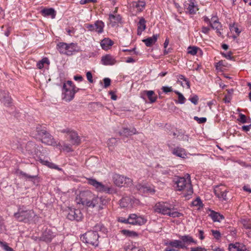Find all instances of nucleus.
<instances>
[{
	"mask_svg": "<svg viewBox=\"0 0 251 251\" xmlns=\"http://www.w3.org/2000/svg\"><path fill=\"white\" fill-rule=\"evenodd\" d=\"M75 201L77 204L87 207H98V210L103 209V206L106 204L107 201L105 199L95 196L89 191L80 192L77 195Z\"/></svg>",
	"mask_w": 251,
	"mask_h": 251,
	"instance_id": "f257e3e1",
	"label": "nucleus"
},
{
	"mask_svg": "<svg viewBox=\"0 0 251 251\" xmlns=\"http://www.w3.org/2000/svg\"><path fill=\"white\" fill-rule=\"evenodd\" d=\"M186 176H187L186 178H177L175 181V184L176 185V190L179 191H183L184 196L187 198L193 193V189L190 175L187 174Z\"/></svg>",
	"mask_w": 251,
	"mask_h": 251,
	"instance_id": "f03ea898",
	"label": "nucleus"
},
{
	"mask_svg": "<svg viewBox=\"0 0 251 251\" xmlns=\"http://www.w3.org/2000/svg\"><path fill=\"white\" fill-rule=\"evenodd\" d=\"M156 212L163 215H167L172 218L179 217L182 214L174 209H171L168 203L163 202H159L156 203L154 207Z\"/></svg>",
	"mask_w": 251,
	"mask_h": 251,
	"instance_id": "7ed1b4c3",
	"label": "nucleus"
},
{
	"mask_svg": "<svg viewBox=\"0 0 251 251\" xmlns=\"http://www.w3.org/2000/svg\"><path fill=\"white\" fill-rule=\"evenodd\" d=\"M63 89L64 92H63L64 95L63 99L67 101H70L73 99L75 93L78 89L74 84L72 81L68 80L63 85Z\"/></svg>",
	"mask_w": 251,
	"mask_h": 251,
	"instance_id": "20e7f679",
	"label": "nucleus"
},
{
	"mask_svg": "<svg viewBox=\"0 0 251 251\" xmlns=\"http://www.w3.org/2000/svg\"><path fill=\"white\" fill-rule=\"evenodd\" d=\"M87 183L93 186L97 191L100 192H105L108 194H112L115 192L114 188L109 185H104L92 178H87Z\"/></svg>",
	"mask_w": 251,
	"mask_h": 251,
	"instance_id": "39448f33",
	"label": "nucleus"
},
{
	"mask_svg": "<svg viewBox=\"0 0 251 251\" xmlns=\"http://www.w3.org/2000/svg\"><path fill=\"white\" fill-rule=\"evenodd\" d=\"M37 132L43 143L49 146H60V144H56L53 137L45 129L37 127Z\"/></svg>",
	"mask_w": 251,
	"mask_h": 251,
	"instance_id": "423d86ee",
	"label": "nucleus"
},
{
	"mask_svg": "<svg viewBox=\"0 0 251 251\" xmlns=\"http://www.w3.org/2000/svg\"><path fill=\"white\" fill-rule=\"evenodd\" d=\"M57 49L61 53L66 54L68 55H71L74 52L79 51V48L77 44L74 43L70 44L59 43L57 45Z\"/></svg>",
	"mask_w": 251,
	"mask_h": 251,
	"instance_id": "0eeeda50",
	"label": "nucleus"
},
{
	"mask_svg": "<svg viewBox=\"0 0 251 251\" xmlns=\"http://www.w3.org/2000/svg\"><path fill=\"white\" fill-rule=\"evenodd\" d=\"M80 238L81 241L85 243L93 246L98 245L99 235L96 231H89L81 236Z\"/></svg>",
	"mask_w": 251,
	"mask_h": 251,
	"instance_id": "6e6552de",
	"label": "nucleus"
},
{
	"mask_svg": "<svg viewBox=\"0 0 251 251\" xmlns=\"http://www.w3.org/2000/svg\"><path fill=\"white\" fill-rule=\"evenodd\" d=\"M113 178L114 184L118 187H128L132 184L131 178L119 174L114 175Z\"/></svg>",
	"mask_w": 251,
	"mask_h": 251,
	"instance_id": "1a4fd4ad",
	"label": "nucleus"
},
{
	"mask_svg": "<svg viewBox=\"0 0 251 251\" xmlns=\"http://www.w3.org/2000/svg\"><path fill=\"white\" fill-rule=\"evenodd\" d=\"M34 215L33 212L27 207L22 206L18 209V211L14 214L15 218H22V220L29 219L32 217Z\"/></svg>",
	"mask_w": 251,
	"mask_h": 251,
	"instance_id": "9d476101",
	"label": "nucleus"
},
{
	"mask_svg": "<svg viewBox=\"0 0 251 251\" xmlns=\"http://www.w3.org/2000/svg\"><path fill=\"white\" fill-rule=\"evenodd\" d=\"M104 24L102 21L98 20L94 24H87L85 25V27L91 32H96L100 34L103 31Z\"/></svg>",
	"mask_w": 251,
	"mask_h": 251,
	"instance_id": "9b49d317",
	"label": "nucleus"
},
{
	"mask_svg": "<svg viewBox=\"0 0 251 251\" xmlns=\"http://www.w3.org/2000/svg\"><path fill=\"white\" fill-rule=\"evenodd\" d=\"M167 247L164 251H176V249H183L186 248L180 240H175L165 243Z\"/></svg>",
	"mask_w": 251,
	"mask_h": 251,
	"instance_id": "f8f14e48",
	"label": "nucleus"
},
{
	"mask_svg": "<svg viewBox=\"0 0 251 251\" xmlns=\"http://www.w3.org/2000/svg\"><path fill=\"white\" fill-rule=\"evenodd\" d=\"M138 200L132 196L124 197L120 201V206L122 207H131L139 203Z\"/></svg>",
	"mask_w": 251,
	"mask_h": 251,
	"instance_id": "ddd939ff",
	"label": "nucleus"
},
{
	"mask_svg": "<svg viewBox=\"0 0 251 251\" xmlns=\"http://www.w3.org/2000/svg\"><path fill=\"white\" fill-rule=\"evenodd\" d=\"M0 100L5 106L9 107L11 105L12 100L8 92L0 90Z\"/></svg>",
	"mask_w": 251,
	"mask_h": 251,
	"instance_id": "4468645a",
	"label": "nucleus"
},
{
	"mask_svg": "<svg viewBox=\"0 0 251 251\" xmlns=\"http://www.w3.org/2000/svg\"><path fill=\"white\" fill-rule=\"evenodd\" d=\"M214 193L218 198L225 201L227 200L226 194L227 191L224 186H217L214 189Z\"/></svg>",
	"mask_w": 251,
	"mask_h": 251,
	"instance_id": "2eb2a0df",
	"label": "nucleus"
},
{
	"mask_svg": "<svg viewBox=\"0 0 251 251\" xmlns=\"http://www.w3.org/2000/svg\"><path fill=\"white\" fill-rule=\"evenodd\" d=\"M68 139L72 145L78 146L81 143V139L76 131L73 130L70 132Z\"/></svg>",
	"mask_w": 251,
	"mask_h": 251,
	"instance_id": "dca6fc26",
	"label": "nucleus"
},
{
	"mask_svg": "<svg viewBox=\"0 0 251 251\" xmlns=\"http://www.w3.org/2000/svg\"><path fill=\"white\" fill-rule=\"evenodd\" d=\"M137 190L142 194H153L155 190L153 187L138 184L136 185Z\"/></svg>",
	"mask_w": 251,
	"mask_h": 251,
	"instance_id": "f3484780",
	"label": "nucleus"
},
{
	"mask_svg": "<svg viewBox=\"0 0 251 251\" xmlns=\"http://www.w3.org/2000/svg\"><path fill=\"white\" fill-rule=\"evenodd\" d=\"M228 250L229 251H250L243 244L238 242L230 244Z\"/></svg>",
	"mask_w": 251,
	"mask_h": 251,
	"instance_id": "a211bd4d",
	"label": "nucleus"
},
{
	"mask_svg": "<svg viewBox=\"0 0 251 251\" xmlns=\"http://www.w3.org/2000/svg\"><path fill=\"white\" fill-rule=\"evenodd\" d=\"M109 20L111 25L114 27L118 25L119 23H121L122 18L119 14L114 15L110 14L109 15Z\"/></svg>",
	"mask_w": 251,
	"mask_h": 251,
	"instance_id": "6ab92c4d",
	"label": "nucleus"
},
{
	"mask_svg": "<svg viewBox=\"0 0 251 251\" xmlns=\"http://www.w3.org/2000/svg\"><path fill=\"white\" fill-rule=\"evenodd\" d=\"M101 63L104 65H113L115 64V59L110 54L103 56L101 59Z\"/></svg>",
	"mask_w": 251,
	"mask_h": 251,
	"instance_id": "aec40b11",
	"label": "nucleus"
},
{
	"mask_svg": "<svg viewBox=\"0 0 251 251\" xmlns=\"http://www.w3.org/2000/svg\"><path fill=\"white\" fill-rule=\"evenodd\" d=\"M142 95L143 96L146 95L151 103L155 102L157 99V95L152 90H144L142 92Z\"/></svg>",
	"mask_w": 251,
	"mask_h": 251,
	"instance_id": "412c9836",
	"label": "nucleus"
},
{
	"mask_svg": "<svg viewBox=\"0 0 251 251\" xmlns=\"http://www.w3.org/2000/svg\"><path fill=\"white\" fill-rule=\"evenodd\" d=\"M208 216L212 220H223L228 218L219 212L209 209L207 212Z\"/></svg>",
	"mask_w": 251,
	"mask_h": 251,
	"instance_id": "4be33fe9",
	"label": "nucleus"
},
{
	"mask_svg": "<svg viewBox=\"0 0 251 251\" xmlns=\"http://www.w3.org/2000/svg\"><path fill=\"white\" fill-rule=\"evenodd\" d=\"M172 153L176 156L185 158L187 155L185 150L180 147H176L172 150Z\"/></svg>",
	"mask_w": 251,
	"mask_h": 251,
	"instance_id": "5701e85b",
	"label": "nucleus"
},
{
	"mask_svg": "<svg viewBox=\"0 0 251 251\" xmlns=\"http://www.w3.org/2000/svg\"><path fill=\"white\" fill-rule=\"evenodd\" d=\"M146 21L143 17L140 18V20L137 24V35H141L142 32L144 31L146 28Z\"/></svg>",
	"mask_w": 251,
	"mask_h": 251,
	"instance_id": "b1692460",
	"label": "nucleus"
},
{
	"mask_svg": "<svg viewBox=\"0 0 251 251\" xmlns=\"http://www.w3.org/2000/svg\"><path fill=\"white\" fill-rule=\"evenodd\" d=\"M188 7L187 9L190 14H195L198 10V8L197 4L195 3L194 0H190L189 3H188Z\"/></svg>",
	"mask_w": 251,
	"mask_h": 251,
	"instance_id": "393cba45",
	"label": "nucleus"
},
{
	"mask_svg": "<svg viewBox=\"0 0 251 251\" xmlns=\"http://www.w3.org/2000/svg\"><path fill=\"white\" fill-rule=\"evenodd\" d=\"M181 240V242L182 244H184V245L186 247V245H189L190 244H193L194 245H196L197 242L196 240H194L192 236L190 235H184L180 237Z\"/></svg>",
	"mask_w": 251,
	"mask_h": 251,
	"instance_id": "a878e982",
	"label": "nucleus"
},
{
	"mask_svg": "<svg viewBox=\"0 0 251 251\" xmlns=\"http://www.w3.org/2000/svg\"><path fill=\"white\" fill-rule=\"evenodd\" d=\"M158 36V34H154L152 37L143 39L142 41L147 47H151L156 42Z\"/></svg>",
	"mask_w": 251,
	"mask_h": 251,
	"instance_id": "bb28decb",
	"label": "nucleus"
},
{
	"mask_svg": "<svg viewBox=\"0 0 251 251\" xmlns=\"http://www.w3.org/2000/svg\"><path fill=\"white\" fill-rule=\"evenodd\" d=\"M24 144L23 140L17 137H13L11 142L12 147L17 149L22 148Z\"/></svg>",
	"mask_w": 251,
	"mask_h": 251,
	"instance_id": "cd10ccee",
	"label": "nucleus"
},
{
	"mask_svg": "<svg viewBox=\"0 0 251 251\" xmlns=\"http://www.w3.org/2000/svg\"><path fill=\"white\" fill-rule=\"evenodd\" d=\"M55 236V234L50 229L47 230L43 234L42 240L47 242H50L51 239Z\"/></svg>",
	"mask_w": 251,
	"mask_h": 251,
	"instance_id": "c85d7f7f",
	"label": "nucleus"
},
{
	"mask_svg": "<svg viewBox=\"0 0 251 251\" xmlns=\"http://www.w3.org/2000/svg\"><path fill=\"white\" fill-rule=\"evenodd\" d=\"M113 44V42L109 38H104L100 42L101 48L104 50H107Z\"/></svg>",
	"mask_w": 251,
	"mask_h": 251,
	"instance_id": "c756f323",
	"label": "nucleus"
},
{
	"mask_svg": "<svg viewBox=\"0 0 251 251\" xmlns=\"http://www.w3.org/2000/svg\"><path fill=\"white\" fill-rule=\"evenodd\" d=\"M136 133V130L135 128L129 129L128 128H124L122 131L120 132V135L128 137Z\"/></svg>",
	"mask_w": 251,
	"mask_h": 251,
	"instance_id": "7c9ffc66",
	"label": "nucleus"
},
{
	"mask_svg": "<svg viewBox=\"0 0 251 251\" xmlns=\"http://www.w3.org/2000/svg\"><path fill=\"white\" fill-rule=\"evenodd\" d=\"M42 14L44 16H50L53 19L55 17V11L53 8H45L41 11Z\"/></svg>",
	"mask_w": 251,
	"mask_h": 251,
	"instance_id": "2f4dec72",
	"label": "nucleus"
},
{
	"mask_svg": "<svg viewBox=\"0 0 251 251\" xmlns=\"http://www.w3.org/2000/svg\"><path fill=\"white\" fill-rule=\"evenodd\" d=\"M210 25L214 29L216 30L217 33L219 34V35H221L222 33L220 31L222 28V25L219 21L217 22H214V23H210Z\"/></svg>",
	"mask_w": 251,
	"mask_h": 251,
	"instance_id": "473e14b6",
	"label": "nucleus"
},
{
	"mask_svg": "<svg viewBox=\"0 0 251 251\" xmlns=\"http://www.w3.org/2000/svg\"><path fill=\"white\" fill-rule=\"evenodd\" d=\"M36 145L32 142H28L25 146V149L29 153H32L36 148Z\"/></svg>",
	"mask_w": 251,
	"mask_h": 251,
	"instance_id": "72a5a7b5",
	"label": "nucleus"
},
{
	"mask_svg": "<svg viewBox=\"0 0 251 251\" xmlns=\"http://www.w3.org/2000/svg\"><path fill=\"white\" fill-rule=\"evenodd\" d=\"M49 64L50 61L47 57H44L37 63V67L39 69H42L44 67V64Z\"/></svg>",
	"mask_w": 251,
	"mask_h": 251,
	"instance_id": "f704fd0d",
	"label": "nucleus"
},
{
	"mask_svg": "<svg viewBox=\"0 0 251 251\" xmlns=\"http://www.w3.org/2000/svg\"><path fill=\"white\" fill-rule=\"evenodd\" d=\"M121 233L126 237H137L138 235L136 232L126 229L121 230Z\"/></svg>",
	"mask_w": 251,
	"mask_h": 251,
	"instance_id": "c9c22d12",
	"label": "nucleus"
},
{
	"mask_svg": "<svg viewBox=\"0 0 251 251\" xmlns=\"http://www.w3.org/2000/svg\"><path fill=\"white\" fill-rule=\"evenodd\" d=\"M41 162L43 164L45 165L48 166L49 167H50V168L55 169H56V170H61L60 168H59L58 167V166L56 165L54 163L50 162L48 161H44V160H41Z\"/></svg>",
	"mask_w": 251,
	"mask_h": 251,
	"instance_id": "e433bc0d",
	"label": "nucleus"
},
{
	"mask_svg": "<svg viewBox=\"0 0 251 251\" xmlns=\"http://www.w3.org/2000/svg\"><path fill=\"white\" fill-rule=\"evenodd\" d=\"M229 29L232 32H235L237 36H238L241 32V30L238 27V25L235 24H233L232 25H230Z\"/></svg>",
	"mask_w": 251,
	"mask_h": 251,
	"instance_id": "4c0bfd02",
	"label": "nucleus"
},
{
	"mask_svg": "<svg viewBox=\"0 0 251 251\" xmlns=\"http://www.w3.org/2000/svg\"><path fill=\"white\" fill-rule=\"evenodd\" d=\"M122 223L125 224H129L132 225L141 226L145 224V221H134L132 222H129V221H121Z\"/></svg>",
	"mask_w": 251,
	"mask_h": 251,
	"instance_id": "58836bf2",
	"label": "nucleus"
},
{
	"mask_svg": "<svg viewBox=\"0 0 251 251\" xmlns=\"http://www.w3.org/2000/svg\"><path fill=\"white\" fill-rule=\"evenodd\" d=\"M175 93L178 96V101L177 102L180 104H183L185 103L186 99L183 96V95L179 92L178 91H175Z\"/></svg>",
	"mask_w": 251,
	"mask_h": 251,
	"instance_id": "ea45409f",
	"label": "nucleus"
},
{
	"mask_svg": "<svg viewBox=\"0 0 251 251\" xmlns=\"http://www.w3.org/2000/svg\"><path fill=\"white\" fill-rule=\"evenodd\" d=\"M133 5L136 7L138 10L142 11L145 6V3L144 1H139L137 2H134Z\"/></svg>",
	"mask_w": 251,
	"mask_h": 251,
	"instance_id": "a19ab883",
	"label": "nucleus"
},
{
	"mask_svg": "<svg viewBox=\"0 0 251 251\" xmlns=\"http://www.w3.org/2000/svg\"><path fill=\"white\" fill-rule=\"evenodd\" d=\"M19 174L21 176H22L23 177H24L26 179H28L29 180H31L33 178H35L37 177V175H29L25 173L20 171L19 172Z\"/></svg>",
	"mask_w": 251,
	"mask_h": 251,
	"instance_id": "79ce46f5",
	"label": "nucleus"
},
{
	"mask_svg": "<svg viewBox=\"0 0 251 251\" xmlns=\"http://www.w3.org/2000/svg\"><path fill=\"white\" fill-rule=\"evenodd\" d=\"M199 48L195 46L193 47H189L187 49V52L189 54H190L192 55H196L197 53L198 50Z\"/></svg>",
	"mask_w": 251,
	"mask_h": 251,
	"instance_id": "37998d69",
	"label": "nucleus"
},
{
	"mask_svg": "<svg viewBox=\"0 0 251 251\" xmlns=\"http://www.w3.org/2000/svg\"><path fill=\"white\" fill-rule=\"evenodd\" d=\"M141 219V220H143V218L140 216H138L137 215L135 214H130L127 219H126V218H119L118 220H136L137 219Z\"/></svg>",
	"mask_w": 251,
	"mask_h": 251,
	"instance_id": "c03bdc74",
	"label": "nucleus"
},
{
	"mask_svg": "<svg viewBox=\"0 0 251 251\" xmlns=\"http://www.w3.org/2000/svg\"><path fill=\"white\" fill-rule=\"evenodd\" d=\"M239 118L238 119V121L241 122V123L244 124L247 123H249L250 121H248L247 117L246 115L242 113H240L239 115ZM250 121H251V119H250Z\"/></svg>",
	"mask_w": 251,
	"mask_h": 251,
	"instance_id": "a18cd8bd",
	"label": "nucleus"
},
{
	"mask_svg": "<svg viewBox=\"0 0 251 251\" xmlns=\"http://www.w3.org/2000/svg\"><path fill=\"white\" fill-rule=\"evenodd\" d=\"M0 246L5 251H15L12 248L9 247L8 244L5 242H2L0 241Z\"/></svg>",
	"mask_w": 251,
	"mask_h": 251,
	"instance_id": "49530a36",
	"label": "nucleus"
},
{
	"mask_svg": "<svg viewBox=\"0 0 251 251\" xmlns=\"http://www.w3.org/2000/svg\"><path fill=\"white\" fill-rule=\"evenodd\" d=\"M139 249L133 244L129 245L126 249V251H139Z\"/></svg>",
	"mask_w": 251,
	"mask_h": 251,
	"instance_id": "de8ad7c7",
	"label": "nucleus"
},
{
	"mask_svg": "<svg viewBox=\"0 0 251 251\" xmlns=\"http://www.w3.org/2000/svg\"><path fill=\"white\" fill-rule=\"evenodd\" d=\"M177 77L178 79L185 81L186 85L187 86V88H190V82H189V80H188V79H187L183 75H178L177 76Z\"/></svg>",
	"mask_w": 251,
	"mask_h": 251,
	"instance_id": "09e8293b",
	"label": "nucleus"
},
{
	"mask_svg": "<svg viewBox=\"0 0 251 251\" xmlns=\"http://www.w3.org/2000/svg\"><path fill=\"white\" fill-rule=\"evenodd\" d=\"M194 119L199 124H203L206 122V118L205 117L199 118L197 116H195Z\"/></svg>",
	"mask_w": 251,
	"mask_h": 251,
	"instance_id": "8fccbe9b",
	"label": "nucleus"
},
{
	"mask_svg": "<svg viewBox=\"0 0 251 251\" xmlns=\"http://www.w3.org/2000/svg\"><path fill=\"white\" fill-rule=\"evenodd\" d=\"M71 145H72L71 144H67L64 143L62 146V149L64 151H66L68 152L71 151H72Z\"/></svg>",
	"mask_w": 251,
	"mask_h": 251,
	"instance_id": "3c124183",
	"label": "nucleus"
},
{
	"mask_svg": "<svg viewBox=\"0 0 251 251\" xmlns=\"http://www.w3.org/2000/svg\"><path fill=\"white\" fill-rule=\"evenodd\" d=\"M161 90L164 93L166 94L173 91V88L171 86H163L161 88Z\"/></svg>",
	"mask_w": 251,
	"mask_h": 251,
	"instance_id": "603ef678",
	"label": "nucleus"
},
{
	"mask_svg": "<svg viewBox=\"0 0 251 251\" xmlns=\"http://www.w3.org/2000/svg\"><path fill=\"white\" fill-rule=\"evenodd\" d=\"M76 213L75 211H71L70 213H69L68 215V220H76L75 217V215H76Z\"/></svg>",
	"mask_w": 251,
	"mask_h": 251,
	"instance_id": "864d4df0",
	"label": "nucleus"
},
{
	"mask_svg": "<svg viewBox=\"0 0 251 251\" xmlns=\"http://www.w3.org/2000/svg\"><path fill=\"white\" fill-rule=\"evenodd\" d=\"M212 235L214 236V237L217 239H219L221 237V233L218 230H211Z\"/></svg>",
	"mask_w": 251,
	"mask_h": 251,
	"instance_id": "5fc2aeb1",
	"label": "nucleus"
},
{
	"mask_svg": "<svg viewBox=\"0 0 251 251\" xmlns=\"http://www.w3.org/2000/svg\"><path fill=\"white\" fill-rule=\"evenodd\" d=\"M190 250L191 251H207V250L205 248L201 247L191 248Z\"/></svg>",
	"mask_w": 251,
	"mask_h": 251,
	"instance_id": "6e6d98bb",
	"label": "nucleus"
},
{
	"mask_svg": "<svg viewBox=\"0 0 251 251\" xmlns=\"http://www.w3.org/2000/svg\"><path fill=\"white\" fill-rule=\"evenodd\" d=\"M104 87L107 88L110 85L111 80L109 78H104L103 79Z\"/></svg>",
	"mask_w": 251,
	"mask_h": 251,
	"instance_id": "4d7b16f0",
	"label": "nucleus"
},
{
	"mask_svg": "<svg viewBox=\"0 0 251 251\" xmlns=\"http://www.w3.org/2000/svg\"><path fill=\"white\" fill-rule=\"evenodd\" d=\"M192 204L194 206H200L202 204V202L200 199L197 198L196 200H195L192 202Z\"/></svg>",
	"mask_w": 251,
	"mask_h": 251,
	"instance_id": "13d9d810",
	"label": "nucleus"
},
{
	"mask_svg": "<svg viewBox=\"0 0 251 251\" xmlns=\"http://www.w3.org/2000/svg\"><path fill=\"white\" fill-rule=\"evenodd\" d=\"M198 100H199V98L197 95H195L194 97L190 98V99H189V100L191 101V102L195 105L197 104Z\"/></svg>",
	"mask_w": 251,
	"mask_h": 251,
	"instance_id": "bf43d9fd",
	"label": "nucleus"
},
{
	"mask_svg": "<svg viewBox=\"0 0 251 251\" xmlns=\"http://www.w3.org/2000/svg\"><path fill=\"white\" fill-rule=\"evenodd\" d=\"M86 77H87V80L89 81V82H90V83L93 82L92 75L90 72H87Z\"/></svg>",
	"mask_w": 251,
	"mask_h": 251,
	"instance_id": "052dcab7",
	"label": "nucleus"
},
{
	"mask_svg": "<svg viewBox=\"0 0 251 251\" xmlns=\"http://www.w3.org/2000/svg\"><path fill=\"white\" fill-rule=\"evenodd\" d=\"M90 2L95 3L97 2V0H80V4L83 5Z\"/></svg>",
	"mask_w": 251,
	"mask_h": 251,
	"instance_id": "680f3d73",
	"label": "nucleus"
},
{
	"mask_svg": "<svg viewBox=\"0 0 251 251\" xmlns=\"http://www.w3.org/2000/svg\"><path fill=\"white\" fill-rule=\"evenodd\" d=\"M222 54L223 56H224L225 57H226L227 59H231L232 58L231 57V52L230 51L227 52V53H222Z\"/></svg>",
	"mask_w": 251,
	"mask_h": 251,
	"instance_id": "e2e57ef3",
	"label": "nucleus"
},
{
	"mask_svg": "<svg viewBox=\"0 0 251 251\" xmlns=\"http://www.w3.org/2000/svg\"><path fill=\"white\" fill-rule=\"evenodd\" d=\"M95 229L97 230H99L100 231H101L103 232H104L106 230V229L104 227L100 225H98L96 226Z\"/></svg>",
	"mask_w": 251,
	"mask_h": 251,
	"instance_id": "0e129e2a",
	"label": "nucleus"
},
{
	"mask_svg": "<svg viewBox=\"0 0 251 251\" xmlns=\"http://www.w3.org/2000/svg\"><path fill=\"white\" fill-rule=\"evenodd\" d=\"M231 100V95H226L224 99V101L225 103H229Z\"/></svg>",
	"mask_w": 251,
	"mask_h": 251,
	"instance_id": "69168bd1",
	"label": "nucleus"
},
{
	"mask_svg": "<svg viewBox=\"0 0 251 251\" xmlns=\"http://www.w3.org/2000/svg\"><path fill=\"white\" fill-rule=\"evenodd\" d=\"M210 31V28L208 27L203 26L201 28V32L204 34H208Z\"/></svg>",
	"mask_w": 251,
	"mask_h": 251,
	"instance_id": "338daca9",
	"label": "nucleus"
},
{
	"mask_svg": "<svg viewBox=\"0 0 251 251\" xmlns=\"http://www.w3.org/2000/svg\"><path fill=\"white\" fill-rule=\"evenodd\" d=\"M251 127V125L247 126H243L242 127L243 130L245 131H248L250 130Z\"/></svg>",
	"mask_w": 251,
	"mask_h": 251,
	"instance_id": "774afa93",
	"label": "nucleus"
}]
</instances>
